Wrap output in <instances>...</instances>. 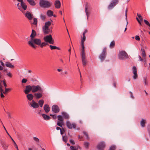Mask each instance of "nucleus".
I'll return each instance as SVG.
<instances>
[{
    "instance_id": "44",
    "label": "nucleus",
    "mask_w": 150,
    "mask_h": 150,
    "mask_svg": "<svg viewBox=\"0 0 150 150\" xmlns=\"http://www.w3.org/2000/svg\"><path fill=\"white\" fill-rule=\"evenodd\" d=\"M38 20L36 18H35L33 19V24L34 25H37V24Z\"/></svg>"
},
{
    "instance_id": "54",
    "label": "nucleus",
    "mask_w": 150,
    "mask_h": 150,
    "mask_svg": "<svg viewBox=\"0 0 150 150\" xmlns=\"http://www.w3.org/2000/svg\"><path fill=\"white\" fill-rule=\"evenodd\" d=\"M65 130L63 128H62V129L60 131V134H61L62 135L65 132Z\"/></svg>"
},
{
    "instance_id": "59",
    "label": "nucleus",
    "mask_w": 150,
    "mask_h": 150,
    "mask_svg": "<svg viewBox=\"0 0 150 150\" xmlns=\"http://www.w3.org/2000/svg\"><path fill=\"white\" fill-rule=\"evenodd\" d=\"M135 39L137 41H139L140 40V38L139 36L136 35L135 36Z\"/></svg>"
},
{
    "instance_id": "55",
    "label": "nucleus",
    "mask_w": 150,
    "mask_h": 150,
    "mask_svg": "<svg viewBox=\"0 0 150 150\" xmlns=\"http://www.w3.org/2000/svg\"><path fill=\"white\" fill-rule=\"evenodd\" d=\"M83 134L85 135V136L87 138V139L88 138V135L87 133L86 132H83Z\"/></svg>"
},
{
    "instance_id": "23",
    "label": "nucleus",
    "mask_w": 150,
    "mask_h": 150,
    "mask_svg": "<svg viewBox=\"0 0 150 150\" xmlns=\"http://www.w3.org/2000/svg\"><path fill=\"white\" fill-rule=\"evenodd\" d=\"M44 109L46 113L50 111V108L49 105L47 104H45L44 106Z\"/></svg>"
},
{
    "instance_id": "64",
    "label": "nucleus",
    "mask_w": 150,
    "mask_h": 150,
    "mask_svg": "<svg viewBox=\"0 0 150 150\" xmlns=\"http://www.w3.org/2000/svg\"><path fill=\"white\" fill-rule=\"evenodd\" d=\"M5 90L6 91H7V92L9 91H11V89L10 88H5Z\"/></svg>"
},
{
    "instance_id": "50",
    "label": "nucleus",
    "mask_w": 150,
    "mask_h": 150,
    "mask_svg": "<svg viewBox=\"0 0 150 150\" xmlns=\"http://www.w3.org/2000/svg\"><path fill=\"white\" fill-rule=\"evenodd\" d=\"M137 16L139 18L140 21H142L143 19L142 17L140 14H139L138 13H137Z\"/></svg>"
},
{
    "instance_id": "28",
    "label": "nucleus",
    "mask_w": 150,
    "mask_h": 150,
    "mask_svg": "<svg viewBox=\"0 0 150 150\" xmlns=\"http://www.w3.org/2000/svg\"><path fill=\"white\" fill-rule=\"evenodd\" d=\"M53 14V11L50 10H49L47 11V16L49 17H50L52 16Z\"/></svg>"
},
{
    "instance_id": "56",
    "label": "nucleus",
    "mask_w": 150,
    "mask_h": 150,
    "mask_svg": "<svg viewBox=\"0 0 150 150\" xmlns=\"http://www.w3.org/2000/svg\"><path fill=\"white\" fill-rule=\"evenodd\" d=\"M27 81V80L25 79H23L22 81V83H25Z\"/></svg>"
},
{
    "instance_id": "45",
    "label": "nucleus",
    "mask_w": 150,
    "mask_h": 150,
    "mask_svg": "<svg viewBox=\"0 0 150 150\" xmlns=\"http://www.w3.org/2000/svg\"><path fill=\"white\" fill-rule=\"evenodd\" d=\"M3 82V80L0 81V92L1 91H3L2 86V83Z\"/></svg>"
},
{
    "instance_id": "32",
    "label": "nucleus",
    "mask_w": 150,
    "mask_h": 150,
    "mask_svg": "<svg viewBox=\"0 0 150 150\" xmlns=\"http://www.w3.org/2000/svg\"><path fill=\"white\" fill-rule=\"evenodd\" d=\"M49 44L47 42H43L42 43H40V47L42 48L44 47H45L46 46V45H48Z\"/></svg>"
},
{
    "instance_id": "20",
    "label": "nucleus",
    "mask_w": 150,
    "mask_h": 150,
    "mask_svg": "<svg viewBox=\"0 0 150 150\" xmlns=\"http://www.w3.org/2000/svg\"><path fill=\"white\" fill-rule=\"evenodd\" d=\"M42 93L40 92L39 93H35L34 94V96L37 99L41 98L42 96Z\"/></svg>"
},
{
    "instance_id": "48",
    "label": "nucleus",
    "mask_w": 150,
    "mask_h": 150,
    "mask_svg": "<svg viewBox=\"0 0 150 150\" xmlns=\"http://www.w3.org/2000/svg\"><path fill=\"white\" fill-rule=\"evenodd\" d=\"M50 116L52 117V118L54 119H56L57 117L56 115H52L51 114H50Z\"/></svg>"
},
{
    "instance_id": "26",
    "label": "nucleus",
    "mask_w": 150,
    "mask_h": 150,
    "mask_svg": "<svg viewBox=\"0 0 150 150\" xmlns=\"http://www.w3.org/2000/svg\"><path fill=\"white\" fill-rule=\"evenodd\" d=\"M5 65L8 67L11 68H13L14 67V66L9 62H6L5 63Z\"/></svg>"
},
{
    "instance_id": "8",
    "label": "nucleus",
    "mask_w": 150,
    "mask_h": 150,
    "mask_svg": "<svg viewBox=\"0 0 150 150\" xmlns=\"http://www.w3.org/2000/svg\"><path fill=\"white\" fill-rule=\"evenodd\" d=\"M119 2V0H112L108 6V9L109 10L112 9L118 4Z\"/></svg>"
},
{
    "instance_id": "24",
    "label": "nucleus",
    "mask_w": 150,
    "mask_h": 150,
    "mask_svg": "<svg viewBox=\"0 0 150 150\" xmlns=\"http://www.w3.org/2000/svg\"><path fill=\"white\" fill-rule=\"evenodd\" d=\"M36 33L35 31L33 29L32 31V33L30 35V37L31 38V40H32L34 39V38L36 36Z\"/></svg>"
},
{
    "instance_id": "10",
    "label": "nucleus",
    "mask_w": 150,
    "mask_h": 150,
    "mask_svg": "<svg viewBox=\"0 0 150 150\" xmlns=\"http://www.w3.org/2000/svg\"><path fill=\"white\" fill-rule=\"evenodd\" d=\"M106 145L105 143L103 141L100 142L97 146V148L98 150H104Z\"/></svg>"
},
{
    "instance_id": "1",
    "label": "nucleus",
    "mask_w": 150,
    "mask_h": 150,
    "mask_svg": "<svg viewBox=\"0 0 150 150\" xmlns=\"http://www.w3.org/2000/svg\"><path fill=\"white\" fill-rule=\"evenodd\" d=\"M61 114L62 116L60 115L57 116L58 120L59 121L57 122V125L61 127H62V125L64 124V119L66 120L69 119V116L67 112L64 111L62 112Z\"/></svg>"
},
{
    "instance_id": "27",
    "label": "nucleus",
    "mask_w": 150,
    "mask_h": 150,
    "mask_svg": "<svg viewBox=\"0 0 150 150\" xmlns=\"http://www.w3.org/2000/svg\"><path fill=\"white\" fill-rule=\"evenodd\" d=\"M42 115L44 119L46 120H49L51 118L50 117L45 114H42Z\"/></svg>"
},
{
    "instance_id": "33",
    "label": "nucleus",
    "mask_w": 150,
    "mask_h": 150,
    "mask_svg": "<svg viewBox=\"0 0 150 150\" xmlns=\"http://www.w3.org/2000/svg\"><path fill=\"white\" fill-rule=\"evenodd\" d=\"M51 24V22L50 21H48L46 22L45 25L43 27L49 28V27Z\"/></svg>"
},
{
    "instance_id": "17",
    "label": "nucleus",
    "mask_w": 150,
    "mask_h": 150,
    "mask_svg": "<svg viewBox=\"0 0 150 150\" xmlns=\"http://www.w3.org/2000/svg\"><path fill=\"white\" fill-rule=\"evenodd\" d=\"M43 33L45 34H47L50 33H51L52 30L49 28H43Z\"/></svg>"
},
{
    "instance_id": "61",
    "label": "nucleus",
    "mask_w": 150,
    "mask_h": 150,
    "mask_svg": "<svg viewBox=\"0 0 150 150\" xmlns=\"http://www.w3.org/2000/svg\"><path fill=\"white\" fill-rule=\"evenodd\" d=\"M3 127H4V129H5L6 133H7V134L10 137V135L8 133V132H7V131L5 127H4V125H3Z\"/></svg>"
},
{
    "instance_id": "21",
    "label": "nucleus",
    "mask_w": 150,
    "mask_h": 150,
    "mask_svg": "<svg viewBox=\"0 0 150 150\" xmlns=\"http://www.w3.org/2000/svg\"><path fill=\"white\" fill-rule=\"evenodd\" d=\"M20 4L21 7V11L23 9L24 10H25L27 9V6L25 2L23 1L20 3Z\"/></svg>"
},
{
    "instance_id": "53",
    "label": "nucleus",
    "mask_w": 150,
    "mask_h": 150,
    "mask_svg": "<svg viewBox=\"0 0 150 150\" xmlns=\"http://www.w3.org/2000/svg\"><path fill=\"white\" fill-rule=\"evenodd\" d=\"M71 150H78L74 146H71L70 147Z\"/></svg>"
},
{
    "instance_id": "46",
    "label": "nucleus",
    "mask_w": 150,
    "mask_h": 150,
    "mask_svg": "<svg viewBox=\"0 0 150 150\" xmlns=\"http://www.w3.org/2000/svg\"><path fill=\"white\" fill-rule=\"evenodd\" d=\"M116 147L115 146H111L109 150H115Z\"/></svg>"
},
{
    "instance_id": "14",
    "label": "nucleus",
    "mask_w": 150,
    "mask_h": 150,
    "mask_svg": "<svg viewBox=\"0 0 150 150\" xmlns=\"http://www.w3.org/2000/svg\"><path fill=\"white\" fill-rule=\"evenodd\" d=\"M29 105L32 107L34 108H38L39 107L38 103L35 101L34 100H32L31 103L29 104Z\"/></svg>"
},
{
    "instance_id": "35",
    "label": "nucleus",
    "mask_w": 150,
    "mask_h": 150,
    "mask_svg": "<svg viewBox=\"0 0 150 150\" xmlns=\"http://www.w3.org/2000/svg\"><path fill=\"white\" fill-rule=\"evenodd\" d=\"M44 101L43 100H41L38 101V105L40 107H42L44 104Z\"/></svg>"
},
{
    "instance_id": "2",
    "label": "nucleus",
    "mask_w": 150,
    "mask_h": 150,
    "mask_svg": "<svg viewBox=\"0 0 150 150\" xmlns=\"http://www.w3.org/2000/svg\"><path fill=\"white\" fill-rule=\"evenodd\" d=\"M41 42V41L40 39L36 38L35 39H33L31 40V41H28V43L31 47L34 48H35L36 46H35L33 43H34L35 44L40 46Z\"/></svg>"
},
{
    "instance_id": "63",
    "label": "nucleus",
    "mask_w": 150,
    "mask_h": 150,
    "mask_svg": "<svg viewBox=\"0 0 150 150\" xmlns=\"http://www.w3.org/2000/svg\"><path fill=\"white\" fill-rule=\"evenodd\" d=\"M139 60L140 61H144V59L141 58L140 56V55L139 56Z\"/></svg>"
},
{
    "instance_id": "16",
    "label": "nucleus",
    "mask_w": 150,
    "mask_h": 150,
    "mask_svg": "<svg viewBox=\"0 0 150 150\" xmlns=\"http://www.w3.org/2000/svg\"><path fill=\"white\" fill-rule=\"evenodd\" d=\"M52 110L53 112L54 113H57L60 111L59 107L57 105H54L52 106Z\"/></svg>"
},
{
    "instance_id": "52",
    "label": "nucleus",
    "mask_w": 150,
    "mask_h": 150,
    "mask_svg": "<svg viewBox=\"0 0 150 150\" xmlns=\"http://www.w3.org/2000/svg\"><path fill=\"white\" fill-rule=\"evenodd\" d=\"M6 75L11 78H12L13 76L12 74H11L10 72H8L6 74Z\"/></svg>"
},
{
    "instance_id": "29",
    "label": "nucleus",
    "mask_w": 150,
    "mask_h": 150,
    "mask_svg": "<svg viewBox=\"0 0 150 150\" xmlns=\"http://www.w3.org/2000/svg\"><path fill=\"white\" fill-rule=\"evenodd\" d=\"M88 3H86V4L85 6V11L86 13V14L87 19H88V16H89V13L88 12Z\"/></svg>"
},
{
    "instance_id": "18",
    "label": "nucleus",
    "mask_w": 150,
    "mask_h": 150,
    "mask_svg": "<svg viewBox=\"0 0 150 150\" xmlns=\"http://www.w3.org/2000/svg\"><path fill=\"white\" fill-rule=\"evenodd\" d=\"M1 145L4 150H7L9 145L4 141L1 142Z\"/></svg>"
},
{
    "instance_id": "39",
    "label": "nucleus",
    "mask_w": 150,
    "mask_h": 150,
    "mask_svg": "<svg viewBox=\"0 0 150 150\" xmlns=\"http://www.w3.org/2000/svg\"><path fill=\"white\" fill-rule=\"evenodd\" d=\"M144 23H145V24L148 26H149V28H148V29L149 30H150V23H149L148 21H147L145 19H144Z\"/></svg>"
},
{
    "instance_id": "5",
    "label": "nucleus",
    "mask_w": 150,
    "mask_h": 150,
    "mask_svg": "<svg viewBox=\"0 0 150 150\" xmlns=\"http://www.w3.org/2000/svg\"><path fill=\"white\" fill-rule=\"evenodd\" d=\"M38 91L43 93V90L39 85H37L36 86L32 85V92L33 93H35Z\"/></svg>"
},
{
    "instance_id": "49",
    "label": "nucleus",
    "mask_w": 150,
    "mask_h": 150,
    "mask_svg": "<svg viewBox=\"0 0 150 150\" xmlns=\"http://www.w3.org/2000/svg\"><path fill=\"white\" fill-rule=\"evenodd\" d=\"M17 6L18 8V9L20 11H21V5H20L19 3H18L17 4Z\"/></svg>"
},
{
    "instance_id": "51",
    "label": "nucleus",
    "mask_w": 150,
    "mask_h": 150,
    "mask_svg": "<svg viewBox=\"0 0 150 150\" xmlns=\"http://www.w3.org/2000/svg\"><path fill=\"white\" fill-rule=\"evenodd\" d=\"M3 85H4V87H5V88H6L7 86V85L6 83V80L5 79H4L3 80Z\"/></svg>"
},
{
    "instance_id": "38",
    "label": "nucleus",
    "mask_w": 150,
    "mask_h": 150,
    "mask_svg": "<svg viewBox=\"0 0 150 150\" xmlns=\"http://www.w3.org/2000/svg\"><path fill=\"white\" fill-rule=\"evenodd\" d=\"M115 46V42L113 40L112 41L110 45V48H112L114 47Z\"/></svg>"
},
{
    "instance_id": "30",
    "label": "nucleus",
    "mask_w": 150,
    "mask_h": 150,
    "mask_svg": "<svg viewBox=\"0 0 150 150\" xmlns=\"http://www.w3.org/2000/svg\"><path fill=\"white\" fill-rule=\"evenodd\" d=\"M146 122V120L143 119H142L140 121V125L141 126L143 127H145V125Z\"/></svg>"
},
{
    "instance_id": "19",
    "label": "nucleus",
    "mask_w": 150,
    "mask_h": 150,
    "mask_svg": "<svg viewBox=\"0 0 150 150\" xmlns=\"http://www.w3.org/2000/svg\"><path fill=\"white\" fill-rule=\"evenodd\" d=\"M25 16L28 20H31L32 19L33 16L31 14V13L28 12L27 11L25 14Z\"/></svg>"
},
{
    "instance_id": "13",
    "label": "nucleus",
    "mask_w": 150,
    "mask_h": 150,
    "mask_svg": "<svg viewBox=\"0 0 150 150\" xmlns=\"http://www.w3.org/2000/svg\"><path fill=\"white\" fill-rule=\"evenodd\" d=\"M132 72L134 74L132 76L133 79H136L138 78V75L137 74V70L136 67L135 66H134L132 68Z\"/></svg>"
},
{
    "instance_id": "3",
    "label": "nucleus",
    "mask_w": 150,
    "mask_h": 150,
    "mask_svg": "<svg viewBox=\"0 0 150 150\" xmlns=\"http://www.w3.org/2000/svg\"><path fill=\"white\" fill-rule=\"evenodd\" d=\"M40 5L43 8H48L50 7L51 4L49 2L45 0H41L40 1Z\"/></svg>"
},
{
    "instance_id": "15",
    "label": "nucleus",
    "mask_w": 150,
    "mask_h": 150,
    "mask_svg": "<svg viewBox=\"0 0 150 150\" xmlns=\"http://www.w3.org/2000/svg\"><path fill=\"white\" fill-rule=\"evenodd\" d=\"M31 91L32 92V86L27 85L25 86L24 92L25 94H28Z\"/></svg>"
},
{
    "instance_id": "22",
    "label": "nucleus",
    "mask_w": 150,
    "mask_h": 150,
    "mask_svg": "<svg viewBox=\"0 0 150 150\" xmlns=\"http://www.w3.org/2000/svg\"><path fill=\"white\" fill-rule=\"evenodd\" d=\"M55 6L57 8H59L61 6V3L59 0H56L54 3Z\"/></svg>"
},
{
    "instance_id": "11",
    "label": "nucleus",
    "mask_w": 150,
    "mask_h": 150,
    "mask_svg": "<svg viewBox=\"0 0 150 150\" xmlns=\"http://www.w3.org/2000/svg\"><path fill=\"white\" fill-rule=\"evenodd\" d=\"M87 30H86L83 33V37L81 40L82 49H84L85 47L84 46V42L86 39L85 34L87 32Z\"/></svg>"
},
{
    "instance_id": "40",
    "label": "nucleus",
    "mask_w": 150,
    "mask_h": 150,
    "mask_svg": "<svg viewBox=\"0 0 150 150\" xmlns=\"http://www.w3.org/2000/svg\"><path fill=\"white\" fill-rule=\"evenodd\" d=\"M62 140L64 142L66 143L67 142L68 138L66 135L62 136Z\"/></svg>"
},
{
    "instance_id": "37",
    "label": "nucleus",
    "mask_w": 150,
    "mask_h": 150,
    "mask_svg": "<svg viewBox=\"0 0 150 150\" xmlns=\"http://www.w3.org/2000/svg\"><path fill=\"white\" fill-rule=\"evenodd\" d=\"M143 81L145 85L146 86H148V83L147 79L146 77H144L143 78Z\"/></svg>"
},
{
    "instance_id": "43",
    "label": "nucleus",
    "mask_w": 150,
    "mask_h": 150,
    "mask_svg": "<svg viewBox=\"0 0 150 150\" xmlns=\"http://www.w3.org/2000/svg\"><path fill=\"white\" fill-rule=\"evenodd\" d=\"M84 145L86 149H88L89 145V143L87 142L84 143Z\"/></svg>"
},
{
    "instance_id": "58",
    "label": "nucleus",
    "mask_w": 150,
    "mask_h": 150,
    "mask_svg": "<svg viewBox=\"0 0 150 150\" xmlns=\"http://www.w3.org/2000/svg\"><path fill=\"white\" fill-rule=\"evenodd\" d=\"M0 62L1 63V66L3 67H5V64L3 63L1 60L0 61Z\"/></svg>"
},
{
    "instance_id": "47",
    "label": "nucleus",
    "mask_w": 150,
    "mask_h": 150,
    "mask_svg": "<svg viewBox=\"0 0 150 150\" xmlns=\"http://www.w3.org/2000/svg\"><path fill=\"white\" fill-rule=\"evenodd\" d=\"M41 19L42 20H44L45 19V16L42 14H41L40 16Z\"/></svg>"
},
{
    "instance_id": "57",
    "label": "nucleus",
    "mask_w": 150,
    "mask_h": 150,
    "mask_svg": "<svg viewBox=\"0 0 150 150\" xmlns=\"http://www.w3.org/2000/svg\"><path fill=\"white\" fill-rule=\"evenodd\" d=\"M69 142L70 143L73 145H74L75 144V142L74 140L70 139L69 140Z\"/></svg>"
},
{
    "instance_id": "7",
    "label": "nucleus",
    "mask_w": 150,
    "mask_h": 150,
    "mask_svg": "<svg viewBox=\"0 0 150 150\" xmlns=\"http://www.w3.org/2000/svg\"><path fill=\"white\" fill-rule=\"evenodd\" d=\"M106 48L104 47L102 53L100 55L99 58L100 59L101 62H103L105 59L106 56Z\"/></svg>"
},
{
    "instance_id": "6",
    "label": "nucleus",
    "mask_w": 150,
    "mask_h": 150,
    "mask_svg": "<svg viewBox=\"0 0 150 150\" xmlns=\"http://www.w3.org/2000/svg\"><path fill=\"white\" fill-rule=\"evenodd\" d=\"M128 57V55L125 51H121L119 54V58L120 59H124Z\"/></svg>"
},
{
    "instance_id": "60",
    "label": "nucleus",
    "mask_w": 150,
    "mask_h": 150,
    "mask_svg": "<svg viewBox=\"0 0 150 150\" xmlns=\"http://www.w3.org/2000/svg\"><path fill=\"white\" fill-rule=\"evenodd\" d=\"M129 93L130 94L131 97L133 99L134 98V97L133 96L132 93L131 91H130Z\"/></svg>"
},
{
    "instance_id": "34",
    "label": "nucleus",
    "mask_w": 150,
    "mask_h": 150,
    "mask_svg": "<svg viewBox=\"0 0 150 150\" xmlns=\"http://www.w3.org/2000/svg\"><path fill=\"white\" fill-rule=\"evenodd\" d=\"M50 47V48L51 50H59L60 48L57 47L56 46H52V45H49Z\"/></svg>"
},
{
    "instance_id": "42",
    "label": "nucleus",
    "mask_w": 150,
    "mask_h": 150,
    "mask_svg": "<svg viewBox=\"0 0 150 150\" xmlns=\"http://www.w3.org/2000/svg\"><path fill=\"white\" fill-rule=\"evenodd\" d=\"M33 139L37 143H39L40 142V140L38 138L35 137L33 138Z\"/></svg>"
},
{
    "instance_id": "41",
    "label": "nucleus",
    "mask_w": 150,
    "mask_h": 150,
    "mask_svg": "<svg viewBox=\"0 0 150 150\" xmlns=\"http://www.w3.org/2000/svg\"><path fill=\"white\" fill-rule=\"evenodd\" d=\"M141 51L142 52V56L143 57H145L146 56V54L145 53V51L144 49L142 48L141 49Z\"/></svg>"
},
{
    "instance_id": "31",
    "label": "nucleus",
    "mask_w": 150,
    "mask_h": 150,
    "mask_svg": "<svg viewBox=\"0 0 150 150\" xmlns=\"http://www.w3.org/2000/svg\"><path fill=\"white\" fill-rule=\"evenodd\" d=\"M27 1L29 3V4L31 6H34L36 5L35 2L33 0H27Z\"/></svg>"
},
{
    "instance_id": "9",
    "label": "nucleus",
    "mask_w": 150,
    "mask_h": 150,
    "mask_svg": "<svg viewBox=\"0 0 150 150\" xmlns=\"http://www.w3.org/2000/svg\"><path fill=\"white\" fill-rule=\"evenodd\" d=\"M85 49H81V55L83 64L85 66L87 63L86 60V56L85 53Z\"/></svg>"
},
{
    "instance_id": "36",
    "label": "nucleus",
    "mask_w": 150,
    "mask_h": 150,
    "mask_svg": "<svg viewBox=\"0 0 150 150\" xmlns=\"http://www.w3.org/2000/svg\"><path fill=\"white\" fill-rule=\"evenodd\" d=\"M10 137L11 140H12V141L13 142V143L14 146L16 149L17 150H19L18 146H17V144H16V143L14 141L13 139V138L11 137V136H10Z\"/></svg>"
},
{
    "instance_id": "4",
    "label": "nucleus",
    "mask_w": 150,
    "mask_h": 150,
    "mask_svg": "<svg viewBox=\"0 0 150 150\" xmlns=\"http://www.w3.org/2000/svg\"><path fill=\"white\" fill-rule=\"evenodd\" d=\"M43 40L45 42L49 43L50 44H53L54 42L51 35L44 37Z\"/></svg>"
},
{
    "instance_id": "62",
    "label": "nucleus",
    "mask_w": 150,
    "mask_h": 150,
    "mask_svg": "<svg viewBox=\"0 0 150 150\" xmlns=\"http://www.w3.org/2000/svg\"><path fill=\"white\" fill-rule=\"evenodd\" d=\"M136 19H137V21H138V22L139 23V24L140 25H142V24H141V22L139 20V19L138 18H137Z\"/></svg>"
},
{
    "instance_id": "25",
    "label": "nucleus",
    "mask_w": 150,
    "mask_h": 150,
    "mask_svg": "<svg viewBox=\"0 0 150 150\" xmlns=\"http://www.w3.org/2000/svg\"><path fill=\"white\" fill-rule=\"evenodd\" d=\"M27 98L28 100L29 101H32L34 98V96L32 94H27Z\"/></svg>"
},
{
    "instance_id": "12",
    "label": "nucleus",
    "mask_w": 150,
    "mask_h": 150,
    "mask_svg": "<svg viewBox=\"0 0 150 150\" xmlns=\"http://www.w3.org/2000/svg\"><path fill=\"white\" fill-rule=\"evenodd\" d=\"M66 124L67 127L69 129H72V128L75 129L76 128V125L75 123L71 124L69 121H67Z\"/></svg>"
}]
</instances>
